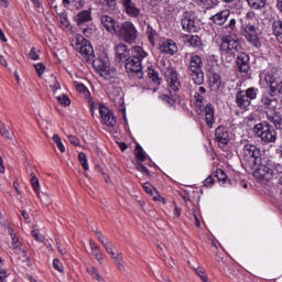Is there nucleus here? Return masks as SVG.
Returning <instances> with one entry per match:
<instances>
[{
  "label": "nucleus",
  "instance_id": "f257e3e1",
  "mask_svg": "<svg viewBox=\"0 0 282 282\" xmlns=\"http://www.w3.org/2000/svg\"><path fill=\"white\" fill-rule=\"evenodd\" d=\"M239 156L242 164H247L249 169L260 167L263 164L261 158V150L247 141L241 142V149L239 150Z\"/></svg>",
  "mask_w": 282,
  "mask_h": 282
},
{
  "label": "nucleus",
  "instance_id": "f03ea898",
  "mask_svg": "<svg viewBox=\"0 0 282 282\" xmlns=\"http://www.w3.org/2000/svg\"><path fill=\"white\" fill-rule=\"evenodd\" d=\"M279 175H282V165L271 160L267 161L265 164L261 163L253 172V176L259 182H270L274 177H279Z\"/></svg>",
  "mask_w": 282,
  "mask_h": 282
},
{
  "label": "nucleus",
  "instance_id": "7ed1b4c3",
  "mask_svg": "<svg viewBox=\"0 0 282 282\" xmlns=\"http://www.w3.org/2000/svg\"><path fill=\"white\" fill-rule=\"evenodd\" d=\"M132 56L126 59V69L129 73L137 74L138 78H142V59L147 58L149 54L142 46H134L131 51Z\"/></svg>",
  "mask_w": 282,
  "mask_h": 282
},
{
  "label": "nucleus",
  "instance_id": "20e7f679",
  "mask_svg": "<svg viewBox=\"0 0 282 282\" xmlns=\"http://www.w3.org/2000/svg\"><path fill=\"white\" fill-rule=\"evenodd\" d=\"M239 50H241L239 40L232 36L224 37L220 44L221 61H224V63H232Z\"/></svg>",
  "mask_w": 282,
  "mask_h": 282
},
{
  "label": "nucleus",
  "instance_id": "39448f33",
  "mask_svg": "<svg viewBox=\"0 0 282 282\" xmlns=\"http://www.w3.org/2000/svg\"><path fill=\"white\" fill-rule=\"evenodd\" d=\"M161 70L167 83L170 91H178L180 87H182V84L180 83L177 70L173 68V66L171 65V62L163 61Z\"/></svg>",
  "mask_w": 282,
  "mask_h": 282
},
{
  "label": "nucleus",
  "instance_id": "423d86ee",
  "mask_svg": "<svg viewBox=\"0 0 282 282\" xmlns=\"http://www.w3.org/2000/svg\"><path fill=\"white\" fill-rule=\"evenodd\" d=\"M253 132L264 144H272V142H276V130H274V127L269 123L261 122L256 124Z\"/></svg>",
  "mask_w": 282,
  "mask_h": 282
},
{
  "label": "nucleus",
  "instance_id": "0eeeda50",
  "mask_svg": "<svg viewBox=\"0 0 282 282\" xmlns=\"http://www.w3.org/2000/svg\"><path fill=\"white\" fill-rule=\"evenodd\" d=\"M116 36L131 45L138 40V29L135 28V24L129 21L120 23Z\"/></svg>",
  "mask_w": 282,
  "mask_h": 282
},
{
  "label": "nucleus",
  "instance_id": "6e6552de",
  "mask_svg": "<svg viewBox=\"0 0 282 282\" xmlns=\"http://www.w3.org/2000/svg\"><path fill=\"white\" fill-rule=\"evenodd\" d=\"M204 62L199 55H192L189 59V76L192 77L195 85H204Z\"/></svg>",
  "mask_w": 282,
  "mask_h": 282
},
{
  "label": "nucleus",
  "instance_id": "1a4fd4ad",
  "mask_svg": "<svg viewBox=\"0 0 282 282\" xmlns=\"http://www.w3.org/2000/svg\"><path fill=\"white\" fill-rule=\"evenodd\" d=\"M240 34L247 39L251 45L254 47H261V42H259V33L257 31V25L252 22H246L240 26Z\"/></svg>",
  "mask_w": 282,
  "mask_h": 282
},
{
  "label": "nucleus",
  "instance_id": "9d476101",
  "mask_svg": "<svg viewBox=\"0 0 282 282\" xmlns=\"http://www.w3.org/2000/svg\"><path fill=\"white\" fill-rule=\"evenodd\" d=\"M75 50L85 58V61H94V47L91 43L83 36H77L75 42Z\"/></svg>",
  "mask_w": 282,
  "mask_h": 282
},
{
  "label": "nucleus",
  "instance_id": "9b49d317",
  "mask_svg": "<svg viewBox=\"0 0 282 282\" xmlns=\"http://www.w3.org/2000/svg\"><path fill=\"white\" fill-rule=\"evenodd\" d=\"M195 99L196 107H199L200 111L203 110L205 113L207 126L213 127V124H215V108L210 104H207L206 107H204V97L199 95V93L195 94Z\"/></svg>",
  "mask_w": 282,
  "mask_h": 282
},
{
  "label": "nucleus",
  "instance_id": "f8f14e48",
  "mask_svg": "<svg viewBox=\"0 0 282 282\" xmlns=\"http://www.w3.org/2000/svg\"><path fill=\"white\" fill-rule=\"evenodd\" d=\"M93 67H95L96 72L106 80L113 78L116 76V70L109 66V62L105 59H93Z\"/></svg>",
  "mask_w": 282,
  "mask_h": 282
},
{
  "label": "nucleus",
  "instance_id": "ddd939ff",
  "mask_svg": "<svg viewBox=\"0 0 282 282\" xmlns=\"http://www.w3.org/2000/svg\"><path fill=\"white\" fill-rule=\"evenodd\" d=\"M101 245L104 246L106 252L113 259L116 265H118L119 270H124V260L122 259V252H118V249L111 241L101 240Z\"/></svg>",
  "mask_w": 282,
  "mask_h": 282
},
{
  "label": "nucleus",
  "instance_id": "4468645a",
  "mask_svg": "<svg viewBox=\"0 0 282 282\" xmlns=\"http://www.w3.org/2000/svg\"><path fill=\"white\" fill-rule=\"evenodd\" d=\"M119 3L122 6L126 14L131 19H138V17L142 14L140 6H138L134 0H119Z\"/></svg>",
  "mask_w": 282,
  "mask_h": 282
},
{
  "label": "nucleus",
  "instance_id": "2eb2a0df",
  "mask_svg": "<svg viewBox=\"0 0 282 282\" xmlns=\"http://www.w3.org/2000/svg\"><path fill=\"white\" fill-rule=\"evenodd\" d=\"M215 139L220 149H225L230 143V132L226 127H218L215 130Z\"/></svg>",
  "mask_w": 282,
  "mask_h": 282
},
{
  "label": "nucleus",
  "instance_id": "dca6fc26",
  "mask_svg": "<svg viewBox=\"0 0 282 282\" xmlns=\"http://www.w3.org/2000/svg\"><path fill=\"white\" fill-rule=\"evenodd\" d=\"M181 25L185 32H197V20L191 12H185L181 19Z\"/></svg>",
  "mask_w": 282,
  "mask_h": 282
},
{
  "label": "nucleus",
  "instance_id": "f3484780",
  "mask_svg": "<svg viewBox=\"0 0 282 282\" xmlns=\"http://www.w3.org/2000/svg\"><path fill=\"white\" fill-rule=\"evenodd\" d=\"M101 24L109 32V34H118V30L120 28V22L116 21V19L109 15H101L100 18Z\"/></svg>",
  "mask_w": 282,
  "mask_h": 282
},
{
  "label": "nucleus",
  "instance_id": "a211bd4d",
  "mask_svg": "<svg viewBox=\"0 0 282 282\" xmlns=\"http://www.w3.org/2000/svg\"><path fill=\"white\" fill-rule=\"evenodd\" d=\"M99 113L102 120V123L106 124V127H116V116H113V112L109 110V108L105 106H99Z\"/></svg>",
  "mask_w": 282,
  "mask_h": 282
},
{
  "label": "nucleus",
  "instance_id": "6ab92c4d",
  "mask_svg": "<svg viewBox=\"0 0 282 282\" xmlns=\"http://www.w3.org/2000/svg\"><path fill=\"white\" fill-rule=\"evenodd\" d=\"M115 54L116 59L119 61V63H123L124 61L127 62V59L131 56V52L123 43L117 44L115 46Z\"/></svg>",
  "mask_w": 282,
  "mask_h": 282
},
{
  "label": "nucleus",
  "instance_id": "aec40b11",
  "mask_svg": "<svg viewBox=\"0 0 282 282\" xmlns=\"http://www.w3.org/2000/svg\"><path fill=\"white\" fill-rule=\"evenodd\" d=\"M237 67L239 72L248 74V72H250V55L247 53H240L237 58Z\"/></svg>",
  "mask_w": 282,
  "mask_h": 282
},
{
  "label": "nucleus",
  "instance_id": "412c9836",
  "mask_svg": "<svg viewBox=\"0 0 282 282\" xmlns=\"http://www.w3.org/2000/svg\"><path fill=\"white\" fill-rule=\"evenodd\" d=\"M229 18H230V10L225 9V10L219 11L218 13L212 15L210 21L215 25H224V23H226Z\"/></svg>",
  "mask_w": 282,
  "mask_h": 282
},
{
  "label": "nucleus",
  "instance_id": "4be33fe9",
  "mask_svg": "<svg viewBox=\"0 0 282 282\" xmlns=\"http://www.w3.org/2000/svg\"><path fill=\"white\" fill-rule=\"evenodd\" d=\"M160 51L164 54H170V56H173V54L177 52V44H175L173 40H165L161 43Z\"/></svg>",
  "mask_w": 282,
  "mask_h": 282
},
{
  "label": "nucleus",
  "instance_id": "5701e85b",
  "mask_svg": "<svg viewBox=\"0 0 282 282\" xmlns=\"http://www.w3.org/2000/svg\"><path fill=\"white\" fill-rule=\"evenodd\" d=\"M236 102L240 109H248L250 107V100L248 99V95H246V91L240 90L236 95Z\"/></svg>",
  "mask_w": 282,
  "mask_h": 282
},
{
  "label": "nucleus",
  "instance_id": "b1692460",
  "mask_svg": "<svg viewBox=\"0 0 282 282\" xmlns=\"http://www.w3.org/2000/svg\"><path fill=\"white\" fill-rule=\"evenodd\" d=\"M264 80L267 85L270 86L271 91L274 94L276 93V87H280L281 82L276 80L275 76L272 73H267L264 75Z\"/></svg>",
  "mask_w": 282,
  "mask_h": 282
},
{
  "label": "nucleus",
  "instance_id": "393cba45",
  "mask_svg": "<svg viewBox=\"0 0 282 282\" xmlns=\"http://www.w3.org/2000/svg\"><path fill=\"white\" fill-rule=\"evenodd\" d=\"M75 21L77 25H83V23H89V21H91V11L83 10L76 15Z\"/></svg>",
  "mask_w": 282,
  "mask_h": 282
},
{
  "label": "nucleus",
  "instance_id": "a878e982",
  "mask_svg": "<svg viewBox=\"0 0 282 282\" xmlns=\"http://www.w3.org/2000/svg\"><path fill=\"white\" fill-rule=\"evenodd\" d=\"M272 32L276 37V41H279L282 44V21L281 20H274L272 22Z\"/></svg>",
  "mask_w": 282,
  "mask_h": 282
},
{
  "label": "nucleus",
  "instance_id": "bb28decb",
  "mask_svg": "<svg viewBox=\"0 0 282 282\" xmlns=\"http://www.w3.org/2000/svg\"><path fill=\"white\" fill-rule=\"evenodd\" d=\"M269 122L274 124L275 129H282V116L281 112H273L272 115L268 116Z\"/></svg>",
  "mask_w": 282,
  "mask_h": 282
},
{
  "label": "nucleus",
  "instance_id": "cd10ccee",
  "mask_svg": "<svg viewBox=\"0 0 282 282\" xmlns=\"http://www.w3.org/2000/svg\"><path fill=\"white\" fill-rule=\"evenodd\" d=\"M143 188H144L145 193H148L149 195H151L153 197L154 202H160V199H162V196H160L158 191H155V188H153V185H151V183H144Z\"/></svg>",
  "mask_w": 282,
  "mask_h": 282
},
{
  "label": "nucleus",
  "instance_id": "c85d7f7f",
  "mask_svg": "<svg viewBox=\"0 0 282 282\" xmlns=\"http://www.w3.org/2000/svg\"><path fill=\"white\" fill-rule=\"evenodd\" d=\"M145 34H147L148 40L151 43V45H155V39H158V31H155L153 26H150L148 24Z\"/></svg>",
  "mask_w": 282,
  "mask_h": 282
},
{
  "label": "nucleus",
  "instance_id": "c756f323",
  "mask_svg": "<svg viewBox=\"0 0 282 282\" xmlns=\"http://www.w3.org/2000/svg\"><path fill=\"white\" fill-rule=\"evenodd\" d=\"M87 272L90 274L91 279H95V281L105 282V279H102L96 267H87Z\"/></svg>",
  "mask_w": 282,
  "mask_h": 282
},
{
  "label": "nucleus",
  "instance_id": "7c9ffc66",
  "mask_svg": "<svg viewBox=\"0 0 282 282\" xmlns=\"http://www.w3.org/2000/svg\"><path fill=\"white\" fill-rule=\"evenodd\" d=\"M248 6L253 10H262L265 8V0H246Z\"/></svg>",
  "mask_w": 282,
  "mask_h": 282
},
{
  "label": "nucleus",
  "instance_id": "2f4dec72",
  "mask_svg": "<svg viewBox=\"0 0 282 282\" xmlns=\"http://www.w3.org/2000/svg\"><path fill=\"white\" fill-rule=\"evenodd\" d=\"M148 76H149L150 80L155 83V85H161L162 79H160V74H158V72H155V69H153V67L148 68Z\"/></svg>",
  "mask_w": 282,
  "mask_h": 282
},
{
  "label": "nucleus",
  "instance_id": "473e14b6",
  "mask_svg": "<svg viewBox=\"0 0 282 282\" xmlns=\"http://www.w3.org/2000/svg\"><path fill=\"white\" fill-rule=\"evenodd\" d=\"M31 185L33 186L36 195L41 198V185L39 184V178L34 176V174H31Z\"/></svg>",
  "mask_w": 282,
  "mask_h": 282
},
{
  "label": "nucleus",
  "instance_id": "72a5a7b5",
  "mask_svg": "<svg viewBox=\"0 0 282 282\" xmlns=\"http://www.w3.org/2000/svg\"><path fill=\"white\" fill-rule=\"evenodd\" d=\"M0 134L7 140H12V133H10V128L4 123H0Z\"/></svg>",
  "mask_w": 282,
  "mask_h": 282
},
{
  "label": "nucleus",
  "instance_id": "f704fd0d",
  "mask_svg": "<svg viewBox=\"0 0 282 282\" xmlns=\"http://www.w3.org/2000/svg\"><path fill=\"white\" fill-rule=\"evenodd\" d=\"M187 43L191 47H199L202 45V40L197 35H192L187 39Z\"/></svg>",
  "mask_w": 282,
  "mask_h": 282
},
{
  "label": "nucleus",
  "instance_id": "c9c22d12",
  "mask_svg": "<svg viewBox=\"0 0 282 282\" xmlns=\"http://www.w3.org/2000/svg\"><path fill=\"white\" fill-rule=\"evenodd\" d=\"M78 160L84 169V171H89V162L87 161V154L84 152H80L78 154Z\"/></svg>",
  "mask_w": 282,
  "mask_h": 282
},
{
  "label": "nucleus",
  "instance_id": "e433bc0d",
  "mask_svg": "<svg viewBox=\"0 0 282 282\" xmlns=\"http://www.w3.org/2000/svg\"><path fill=\"white\" fill-rule=\"evenodd\" d=\"M53 142L56 144L61 153H65V145L63 144V141L61 140V137L58 134L53 135Z\"/></svg>",
  "mask_w": 282,
  "mask_h": 282
},
{
  "label": "nucleus",
  "instance_id": "4c0bfd02",
  "mask_svg": "<svg viewBox=\"0 0 282 282\" xmlns=\"http://www.w3.org/2000/svg\"><path fill=\"white\" fill-rule=\"evenodd\" d=\"M210 83L213 87L219 89L221 87V76H219L218 74H214L210 78Z\"/></svg>",
  "mask_w": 282,
  "mask_h": 282
},
{
  "label": "nucleus",
  "instance_id": "58836bf2",
  "mask_svg": "<svg viewBox=\"0 0 282 282\" xmlns=\"http://www.w3.org/2000/svg\"><path fill=\"white\" fill-rule=\"evenodd\" d=\"M134 153L140 162H144L147 160V154H144V150L142 149V147L137 145Z\"/></svg>",
  "mask_w": 282,
  "mask_h": 282
},
{
  "label": "nucleus",
  "instance_id": "ea45409f",
  "mask_svg": "<svg viewBox=\"0 0 282 282\" xmlns=\"http://www.w3.org/2000/svg\"><path fill=\"white\" fill-rule=\"evenodd\" d=\"M29 58H31V61H39L41 58V51L36 47H32L29 52Z\"/></svg>",
  "mask_w": 282,
  "mask_h": 282
},
{
  "label": "nucleus",
  "instance_id": "a19ab883",
  "mask_svg": "<svg viewBox=\"0 0 282 282\" xmlns=\"http://www.w3.org/2000/svg\"><path fill=\"white\" fill-rule=\"evenodd\" d=\"M57 100L64 107H69V105H72V100L69 99V97H67L65 95L57 97Z\"/></svg>",
  "mask_w": 282,
  "mask_h": 282
},
{
  "label": "nucleus",
  "instance_id": "79ce46f5",
  "mask_svg": "<svg viewBox=\"0 0 282 282\" xmlns=\"http://www.w3.org/2000/svg\"><path fill=\"white\" fill-rule=\"evenodd\" d=\"M249 100H254L257 98V90L254 88H249L245 91Z\"/></svg>",
  "mask_w": 282,
  "mask_h": 282
},
{
  "label": "nucleus",
  "instance_id": "37998d69",
  "mask_svg": "<svg viewBox=\"0 0 282 282\" xmlns=\"http://www.w3.org/2000/svg\"><path fill=\"white\" fill-rule=\"evenodd\" d=\"M226 29L235 32V30H237V20L235 18H231L229 20V23L226 25Z\"/></svg>",
  "mask_w": 282,
  "mask_h": 282
},
{
  "label": "nucleus",
  "instance_id": "c03bdc74",
  "mask_svg": "<svg viewBox=\"0 0 282 282\" xmlns=\"http://www.w3.org/2000/svg\"><path fill=\"white\" fill-rule=\"evenodd\" d=\"M11 239H12V248H13V250H21V242L19 241V237H17V236H13V237H11Z\"/></svg>",
  "mask_w": 282,
  "mask_h": 282
},
{
  "label": "nucleus",
  "instance_id": "a18cd8bd",
  "mask_svg": "<svg viewBox=\"0 0 282 282\" xmlns=\"http://www.w3.org/2000/svg\"><path fill=\"white\" fill-rule=\"evenodd\" d=\"M34 68L39 76H43V73L45 72V65H43L42 63H37L34 65Z\"/></svg>",
  "mask_w": 282,
  "mask_h": 282
},
{
  "label": "nucleus",
  "instance_id": "49530a36",
  "mask_svg": "<svg viewBox=\"0 0 282 282\" xmlns=\"http://www.w3.org/2000/svg\"><path fill=\"white\" fill-rule=\"evenodd\" d=\"M31 235H32V237H34L35 241L42 242L44 239L43 235H41V232H39L37 229L32 230Z\"/></svg>",
  "mask_w": 282,
  "mask_h": 282
},
{
  "label": "nucleus",
  "instance_id": "de8ad7c7",
  "mask_svg": "<svg viewBox=\"0 0 282 282\" xmlns=\"http://www.w3.org/2000/svg\"><path fill=\"white\" fill-rule=\"evenodd\" d=\"M67 138H68V142H70L73 147H80V140L78 138L72 134H69Z\"/></svg>",
  "mask_w": 282,
  "mask_h": 282
},
{
  "label": "nucleus",
  "instance_id": "09e8293b",
  "mask_svg": "<svg viewBox=\"0 0 282 282\" xmlns=\"http://www.w3.org/2000/svg\"><path fill=\"white\" fill-rule=\"evenodd\" d=\"M53 268H54V270H57V272H63V270H64L63 263H61V261H58V259L53 260Z\"/></svg>",
  "mask_w": 282,
  "mask_h": 282
},
{
  "label": "nucleus",
  "instance_id": "8fccbe9b",
  "mask_svg": "<svg viewBox=\"0 0 282 282\" xmlns=\"http://www.w3.org/2000/svg\"><path fill=\"white\" fill-rule=\"evenodd\" d=\"M135 169L137 171H140V173H143L144 175H149V169H147V166H144L143 164L137 163Z\"/></svg>",
  "mask_w": 282,
  "mask_h": 282
},
{
  "label": "nucleus",
  "instance_id": "3c124183",
  "mask_svg": "<svg viewBox=\"0 0 282 282\" xmlns=\"http://www.w3.org/2000/svg\"><path fill=\"white\" fill-rule=\"evenodd\" d=\"M104 6H108L110 10H113L116 8V0H101Z\"/></svg>",
  "mask_w": 282,
  "mask_h": 282
},
{
  "label": "nucleus",
  "instance_id": "603ef678",
  "mask_svg": "<svg viewBox=\"0 0 282 282\" xmlns=\"http://www.w3.org/2000/svg\"><path fill=\"white\" fill-rule=\"evenodd\" d=\"M247 23H254L257 21V18H254V12H248L246 14Z\"/></svg>",
  "mask_w": 282,
  "mask_h": 282
},
{
  "label": "nucleus",
  "instance_id": "864d4df0",
  "mask_svg": "<svg viewBox=\"0 0 282 282\" xmlns=\"http://www.w3.org/2000/svg\"><path fill=\"white\" fill-rule=\"evenodd\" d=\"M213 184H215V178H213V176H208L205 181H204V186H206L207 188L213 186Z\"/></svg>",
  "mask_w": 282,
  "mask_h": 282
},
{
  "label": "nucleus",
  "instance_id": "5fc2aeb1",
  "mask_svg": "<svg viewBox=\"0 0 282 282\" xmlns=\"http://www.w3.org/2000/svg\"><path fill=\"white\" fill-rule=\"evenodd\" d=\"M76 89L79 94H85L87 91V87L84 84H76Z\"/></svg>",
  "mask_w": 282,
  "mask_h": 282
},
{
  "label": "nucleus",
  "instance_id": "6e6d98bb",
  "mask_svg": "<svg viewBox=\"0 0 282 282\" xmlns=\"http://www.w3.org/2000/svg\"><path fill=\"white\" fill-rule=\"evenodd\" d=\"M219 3V0H205V4L208 6V8H215Z\"/></svg>",
  "mask_w": 282,
  "mask_h": 282
},
{
  "label": "nucleus",
  "instance_id": "4d7b16f0",
  "mask_svg": "<svg viewBox=\"0 0 282 282\" xmlns=\"http://www.w3.org/2000/svg\"><path fill=\"white\" fill-rule=\"evenodd\" d=\"M8 279V271L0 270V282H4Z\"/></svg>",
  "mask_w": 282,
  "mask_h": 282
},
{
  "label": "nucleus",
  "instance_id": "13d9d810",
  "mask_svg": "<svg viewBox=\"0 0 282 282\" xmlns=\"http://www.w3.org/2000/svg\"><path fill=\"white\" fill-rule=\"evenodd\" d=\"M216 173H217L218 180H223V182L224 180H226V173H224V171L218 170Z\"/></svg>",
  "mask_w": 282,
  "mask_h": 282
},
{
  "label": "nucleus",
  "instance_id": "bf43d9fd",
  "mask_svg": "<svg viewBox=\"0 0 282 282\" xmlns=\"http://www.w3.org/2000/svg\"><path fill=\"white\" fill-rule=\"evenodd\" d=\"M95 258L102 265V261L105 259V254H102V252H99L98 254L95 256Z\"/></svg>",
  "mask_w": 282,
  "mask_h": 282
},
{
  "label": "nucleus",
  "instance_id": "052dcab7",
  "mask_svg": "<svg viewBox=\"0 0 282 282\" xmlns=\"http://www.w3.org/2000/svg\"><path fill=\"white\" fill-rule=\"evenodd\" d=\"M83 34L87 36V39H89V36H91V29L89 28L83 29Z\"/></svg>",
  "mask_w": 282,
  "mask_h": 282
},
{
  "label": "nucleus",
  "instance_id": "680f3d73",
  "mask_svg": "<svg viewBox=\"0 0 282 282\" xmlns=\"http://www.w3.org/2000/svg\"><path fill=\"white\" fill-rule=\"evenodd\" d=\"M262 102L263 105L270 106L272 105V99H270V97H262Z\"/></svg>",
  "mask_w": 282,
  "mask_h": 282
},
{
  "label": "nucleus",
  "instance_id": "e2e57ef3",
  "mask_svg": "<svg viewBox=\"0 0 282 282\" xmlns=\"http://www.w3.org/2000/svg\"><path fill=\"white\" fill-rule=\"evenodd\" d=\"M0 65H2L3 67H8V61L3 55H0Z\"/></svg>",
  "mask_w": 282,
  "mask_h": 282
},
{
  "label": "nucleus",
  "instance_id": "0e129e2a",
  "mask_svg": "<svg viewBox=\"0 0 282 282\" xmlns=\"http://www.w3.org/2000/svg\"><path fill=\"white\" fill-rule=\"evenodd\" d=\"M53 91H58L61 89V84L58 82H54L52 85Z\"/></svg>",
  "mask_w": 282,
  "mask_h": 282
},
{
  "label": "nucleus",
  "instance_id": "69168bd1",
  "mask_svg": "<svg viewBox=\"0 0 282 282\" xmlns=\"http://www.w3.org/2000/svg\"><path fill=\"white\" fill-rule=\"evenodd\" d=\"M90 250H100V246H98L96 242L90 241Z\"/></svg>",
  "mask_w": 282,
  "mask_h": 282
},
{
  "label": "nucleus",
  "instance_id": "338daca9",
  "mask_svg": "<svg viewBox=\"0 0 282 282\" xmlns=\"http://www.w3.org/2000/svg\"><path fill=\"white\" fill-rule=\"evenodd\" d=\"M61 23L62 25H64L65 28H67L69 25V20H67V18H62L61 19Z\"/></svg>",
  "mask_w": 282,
  "mask_h": 282
},
{
  "label": "nucleus",
  "instance_id": "774afa93",
  "mask_svg": "<svg viewBox=\"0 0 282 282\" xmlns=\"http://www.w3.org/2000/svg\"><path fill=\"white\" fill-rule=\"evenodd\" d=\"M276 93L282 94V80L280 82V86L276 87Z\"/></svg>",
  "mask_w": 282,
  "mask_h": 282
}]
</instances>
